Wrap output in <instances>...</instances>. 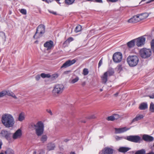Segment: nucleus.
<instances>
[{
    "instance_id": "1a4fd4ad",
    "label": "nucleus",
    "mask_w": 154,
    "mask_h": 154,
    "mask_svg": "<svg viewBox=\"0 0 154 154\" xmlns=\"http://www.w3.org/2000/svg\"><path fill=\"white\" fill-rule=\"evenodd\" d=\"M76 62V60L75 59H73L72 60H68L62 65L60 67V69L65 68L69 67L75 63Z\"/></svg>"
},
{
    "instance_id": "79ce46f5",
    "label": "nucleus",
    "mask_w": 154,
    "mask_h": 154,
    "mask_svg": "<svg viewBox=\"0 0 154 154\" xmlns=\"http://www.w3.org/2000/svg\"><path fill=\"white\" fill-rule=\"evenodd\" d=\"M20 12L23 14L26 15V10L24 9H22L20 11Z\"/></svg>"
},
{
    "instance_id": "393cba45",
    "label": "nucleus",
    "mask_w": 154,
    "mask_h": 154,
    "mask_svg": "<svg viewBox=\"0 0 154 154\" xmlns=\"http://www.w3.org/2000/svg\"><path fill=\"white\" fill-rule=\"evenodd\" d=\"M147 108L148 105L147 103H141L139 107V108L140 110H145Z\"/></svg>"
},
{
    "instance_id": "f8f14e48",
    "label": "nucleus",
    "mask_w": 154,
    "mask_h": 154,
    "mask_svg": "<svg viewBox=\"0 0 154 154\" xmlns=\"http://www.w3.org/2000/svg\"><path fill=\"white\" fill-rule=\"evenodd\" d=\"M6 95L11 96L15 98H17L16 96L14 94L12 93H10L9 91H4L0 92V97H3Z\"/></svg>"
},
{
    "instance_id": "49530a36",
    "label": "nucleus",
    "mask_w": 154,
    "mask_h": 154,
    "mask_svg": "<svg viewBox=\"0 0 154 154\" xmlns=\"http://www.w3.org/2000/svg\"><path fill=\"white\" fill-rule=\"evenodd\" d=\"M58 75L57 74H54L52 76V77L53 78H57L58 77Z\"/></svg>"
},
{
    "instance_id": "4c0bfd02",
    "label": "nucleus",
    "mask_w": 154,
    "mask_h": 154,
    "mask_svg": "<svg viewBox=\"0 0 154 154\" xmlns=\"http://www.w3.org/2000/svg\"><path fill=\"white\" fill-rule=\"evenodd\" d=\"M79 78L78 77H76L74 79H72L71 82V83L72 84H74L78 81Z\"/></svg>"
},
{
    "instance_id": "39448f33",
    "label": "nucleus",
    "mask_w": 154,
    "mask_h": 154,
    "mask_svg": "<svg viewBox=\"0 0 154 154\" xmlns=\"http://www.w3.org/2000/svg\"><path fill=\"white\" fill-rule=\"evenodd\" d=\"M64 88V86L62 84H59L56 85L52 91V93L54 95L56 96L61 94Z\"/></svg>"
},
{
    "instance_id": "a211bd4d",
    "label": "nucleus",
    "mask_w": 154,
    "mask_h": 154,
    "mask_svg": "<svg viewBox=\"0 0 154 154\" xmlns=\"http://www.w3.org/2000/svg\"><path fill=\"white\" fill-rule=\"evenodd\" d=\"M115 129L117 133H120L126 131H127L128 130L129 128L127 129L126 127H125L121 128H116Z\"/></svg>"
},
{
    "instance_id": "3c124183",
    "label": "nucleus",
    "mask_w": 154,
    "mask_h": 154,
    "mask_svg": "<svg viewBox=\"0 0 154 154\" xmlns=\"http://www.w3.org/2000/svg\"><path fill=\"white\" fill-rule=\"evenodd\" d=\"M70 71L68 70V71H66L64 72L63 74H68L69 72H70Z\"/></svg>"
},
{
    "instance_id": "6e6d98bb",
    "label": "nucleus",
    "mask_w": 154,
    "mask_h": 154,
    "mask_svg": "<svg viewBox=\"0 0 154 154\" xmlns=\"http://www.w3.org/2000/svg\"><path fill=\"white\" fill-rule=\"evenodd\" d=\"M153 1H154V0H150L148 2H147V3H148Z\"/></svg>"
},
{
    "instance_id": "c9c22d12",
    "label": "nucleus",
    "mask_w": 154,
    "mask_h": 154,
    "mask_svg": "<svg viewBox=\"0 0 154 154\" xmlns=\"http://www.w3.org/2000/svg\"><path fill=\"white\" fill-rule=\"evenodd\" d=\"M89 73V71L88 69L84 68L83 70L82 74L84 75H86Z\"/></svg>"
},
{
    "instance_id": "4d7b16f0",
    "label": "nucleus",
    "mask_w": 154,
    "mask_h": 154,
    "mask_svg": "<svg viewBox=\"0 0 154 154\" xmlns=\"http://www.w3.org/2000/svg\"><path fill=\"white\" fill-rule=\"evenodd\" d=\"M2 143L1 142H0V149H1L2 148Z\"/></svg>"
},
{
    "instance_id": "6e6552de",
    "label": "nucleus",
    "mask_w": 154,
    "mask_h": 154,
    "mask_svg": "<svg viewBox=\"0 0 154 154\" xmlns=\"http://www.w3.org/2000/svg\"><path fill=\"white\" fill-rule=\"evenodd\" d=\"M135 39L136 45L138 47H140L143 45L146 41L145 38L143 36L139 37Z\"/></svg>"
},
{
    "instance_id": "b1692460",
    "label": "nucleus",
    "mask_w": 154,
    "mask_h": 154,
    "mask_svg": "<svg viewBox=\"0 0 154 154\" xmlns=\"http://www.w3.org/2000/svg\"><path fill=\"white\" fill-rule=\"evenodd\" d=\"M105 73H106V74L109 76H111L113 75L114 73V71L113 69H109Z\"/></svg>"
},
{
    "instance_id": "864d4df0",
    "label": "nucleus",
    "mask_w": 154,
    "mask_h": 154,
    "mask_svg": "<svg viewBox=\"0 0 154 154\" xmlns=\"http://www.w3.org/2000/svg\"><path fill=\"white\" fill-rule=\"evenodd\" d=\"M95 2H97L101 3H102L103 2V1L102 0H95Z\"/></svg>"
},
{
    "instance_id": "7c9ffc66",
    "label": "nucleus",
    "mask_w": 154,
    "mask_h": 154,
    "mask_svg": "<svg viewBox=\"0 0 154 154\" xmlns=\"http://www.w3.org/2000/svg\"><path fill=\"white\" fill-rule=\"evenodd\" d=\"M5 154H14V151L13 150L8 148L7 149L5 152Z\"/></svg>"
},
{
    "instance_id": "f257e3e1",
    "label": "nucleus",
    "mask_w": 154,
    "mask_h": 154,
    "mask_svg": "<svg viewBox=\"0 0 154 154\" xmlns=\"http://www.w3.org/2000/svg\"><path fill=\"white\" fill-rule=\"evenodd\" d=\"M1 121L3 124L7 128L12 127L15 122L12 116L8 113H5L2 115Z\"/></svg>"
},
{
    "instance_id": "052dcab7",
    "label": "nucleus",
    "mask_w": 154,
    "mask_h": 154,
    "mask_svg": "<svg viewBox=\"0 0 154 154\" xmlns=\"http://www.w3.org/2000/svg\"><path fill=\"white\" fill-rule=\"evenodd\" d=\"M70 154H76L74 152H70Z\"/></svg>"
},
{
    "instance_id": "4468645a",
    "label": "nucleus",
    "mask_w": 154,
    "mask_h": 154,
    "mask_svg": "<svg viewBox=\"0 0 154 154\" xmlns=\"http://www.w3.org/2000/svg\"><path fill=\"white\" fill-rule=\"evenodd\" d=\"M41 34H43L45 32V26L43 24L39 25L37 28L36 31Z\"/></svg>"
},
{
    "instance_id": "5701e85b",
    "label": "nucleus",
    "mask_w": 154,
    "mask_h": 154,
    "mask_svg": "<svg viewBox=\"0 0 154 154\" xmlns=\"http://www.w3.org/2000/svg\"><path fill=\"white\" fill-rule=\"evenodd\" d=\"M130 149V148L128 147H120L118 150L119 152H125Z\"/></svg>"
},
{
    "instance_id": "a19ab883",
    "label": "nucleus",
    "mask_w": 154,
    "mask_h": 154,
    "mask_svg": "<svg viewBox=\"0 0 154 154\" xmlns=\"http://www.w3.org/2000/svg\"><path fill=\"white\" fill-rule=\"evenodd\" d=\"M133 17L134 19H135V20H134V21H136L135 22V23H137L140 21V19H139V17L137 15H135L133 16Z\"/></svg>"
},
{
    "instance_id": "c85d7f7f",
    "label": "nucleus",
    "mask_w": 154,
    "mask_h": 154,
    "mask_svg": "<svg viewBox=\"0 0 154 154\" xmlns=\"http://www.w3.org/2000/svg\"><path fill=\"white\" fill-rule=\"evenodd\" d=\"M82 30V27L80 25H78L77 26L75 29V32L77 33L80 32Z\"/></svg>"
},
{
    "instance_id": "423d86ee",
    "label": "nucleus",
    "mask_w": 154,
    "mask_h": 154,
    "mask_svg": "<svg viewBox=\"0 0 154 154\" xmlns=\"http://www.w3.org/2000/svg\"><path fill=\"white\" fill-rule=\"evenodd\" d=\"M122 58V54L120 52H117L113 55L112 59L115 63H119L121 62Z\"/></svg>"
},
{
    "instance_id": "412c9836",
    "label": "nucleus",
    "mask_w": 154,
    "mask_h": 154,
    "mask_svg": "<svg viewBox=\"0 0 154 154\" xmlns=\"http://www.w3.org/2000/svg\"><path fill=\"white\" fill-rule=\"evenodd\" d=\"M25 119V113L24 112H21L19 114L18 117V120L20 122H22Z\"/></svg>"
},
{
    "instance_id": "774afa93",
    "label": "nucleus",
    "mask_w": 154,
    "mask_h": 154,
    "mask_svg": "<svg viewBox=\"0 0 154 154\" xmlns=\"http://www.w3.org/2000/svg\"><path fill=\"white\" fill-rule=\"evenodd\" d=\"M0 154H4V153H3V152H1L0 153Z\"/></svg>"
},
{
    "instance_id": "a18cd8bd",
    "label": "nucleus",
    "mask_w": 154,
    "mask_h": 154,
    "mask_svg": "<svg viewBox=\"0 0 154 154\" xmlns=\"http://www.w3.org/2000/svg\"><path fill=\"white\" fill-rule=\"evenodd\" d=\"M40 76H41V75H37L35 77V79L37 81L39 80L40 78Z\"/></svg>"
},
{
    "instance_id": "ddd939ff",
    "label": "nucleus",
    "mask_w": 154,
    "mask_h": 154,
    "mask_svg": "<svg viewBox=\"0 0 154 154\" xmlns=\"http://www.w3.org/2000/svg\"><path fill=\"white\" fill-rule=\"evenodd\" d=\"M113 150L109 147H106L102 151V154H112Z\"/></svg>"
},
{
    "instance_id": "aec40b11",
    "label": "nucleus",
    "mask_w": 154,
    "mask_h": 154,
    "mask_svg": "<svg viewBox=\"0 0 154 154\" xmlns=\"http://www.w3.org/2000/svg\"><path fill=\"white\" fill-rule=\"evenodd\" d=\"M108 75L106 73L104 72L103 75L101 76V79L103 83L105 84L108 80Z\"/></svg>"
},
{
    "instance_id": "f03ea898",
    "label": "nucleus",
    "mask_w": 154,
    "mask_h": 154,
    "mask_svg": "<svg viewBox=\"0 0 154 154\" xmlns=\"http://www.w3.org/2000/svg\"><path fill=\"white\" fill-rule=\"evenodd\" d=\"M30 128L35 130V133L38 136H41L44 131V125L41 121L38 122L36 124L31 123L30 124Z\"/></svg>"
},
{
    "instance_id": "680f3d73",
    "label": "nucleus",
    "mask_w": 154,
    "mask_h": 154,
    "mask_svg": "<svg viewBox=\"0 0 154 154\" xmlns=\"http://www.w3.org/2000/svg\"><path fill=\"white\" fill-rule=\"evenodd\" d=\"M33 154H36V152L35 151H34L33 152Z\"/></svg>"
},
{
    "instance_id": "4be33fe9",
    "label": "nucleus",
    "mask_w": 154,
    "mask_h": 154,
    "mask_svg": "<svg viewBox=\"0 0 154 154\" xmlns=\"http://www.w3.org/2000/svg\"><path fill=\"white\" fill-rule=\"evenodd\" d=\"M135 39H133L127 43L128 47L131 48L134 47L135 45Z\"/></svg>"
},
{
    "instance_id": "09e8293b",
    "label": "nucleus",
    "mask_w": 154,
    "mask_h": 154,
    "mask_svg": "<svg viewBox=\"0 0 154 154\" xmlns=\"http://www.w3.org/2000/svg\"><path fill=\"white\" fill-rule=\"evenodd\" d=\"M47 111L48 113H50L51 115H52V111L50 109H47Z\"/></svg>"
},
{
    "instance_id": "de8ad7c7",
    "label": "nucleus",
    "mask_w": 154,
    "mask_h": 154,
    "mask_svg": "<svg viewBox=\"0 0 154 154\" xmlns=\"http://www.w3.org/2000/svg\"><path fill=\"white\" fill-rule=\"evenodd\" d=\"M102 59H101L99 61L98 63V67H99L100 66L102 63Z\"/></svg>"
},
{
    "instance_id": "f704fd0d",
    "label": "nucleus",
    "mask_w": 154,
    "mask_h": 154,
    "mask_svg": "<svg viewBox=\"0 0 154 154\" xmlns=\"http://www.w3.org/2000/svg\"><path fill=\"white\" fill-rule=\"evenodd\" d=\"M41 76L43 78H49L51 77V75L49 74H46L45 73H42L41 74Z\"/></svg>"
},
{
    "instance_id": "20e7f679",
    "label": "nucleus",
    "mask_w": 154,
    "mask_h": 154,
    "mask_svg": "<svg viewBox=\"0 0 154 154\" xmlns=\"http://www.w3.org/2000/svg\"><path fill=\"white\" fill-rule=\"evenodd\" d=\"M140 56L143 58H146L150 57L151 55L152 51L150 49L143 48L140 51Z\"/></svg>"
},
{
    "instance_id": "bb28decb",
    "label": "nucleus",
    "mask_w": 154,
    "mask_h": 154,
    "mask_svg": "<svg viewBox=\"0 0 154 154\" xmlns=\"http://www.w3.org/2000/svg\"><path fill=\"white\" fill-rule=\"evenodd\" d=\"M43 34L40 33L39 32L36 31L34 35L33 36L34 39H37L42 37Z\"/></svg>"
},
{
    "instance_id": "0eeeda50",
    "label": "nucleus",
    "mask_w": 154,
    "mask_h": 154,
    "mask_svg": "<svg viewBox=\"0 0 154 154\" xmlns=\"http://www.w3.org/2000/svg\"><path fill=\"white\" fill-rule=\"evenodd\" d=\"M126 139L131 142L139 143L140 141L141 137L138 135H130L127 136Z\"/></svg>"
},
{
    "instance_id": "ea45409f",
    "label": "nucleus",
    "mask_w": 154,
    "mask_h": 154,
    "mask_svg": "<svg viewBox=\"0 0 154 154\" xmlns=\"http://www.w3.org/2000/svg\"><path fill=\"white\" fill-rule=\"evenodd\" d=\"M134 20L135 19H134V17H132L130 19L128 20V22L129 23H135V22L136 21H134Z\"/></svg>"
},
{
    "instance_id": "f3484780",
    "label": "nucleus",
    "mask_w": 154,
    "mask_h": 154,
    "mask_svg": "<svg viewBox=\"0 0 154 154\" xmlns=\"http://www.w3.org/2000/svg\"><path fill=\"white\" fill-rule=\"evenodd\" d=\"M2 135L5 137L8 140H9L10 139V135L11 133L9 132L6 131H2L1 132Z\"/></svg>"
},
{
    "instance_id": "0e129e2a",
    "label": "nucleus",
    "mask_w": 154,
    "mask_h": 154,
    "mask_svg": "<svg viewBox=\"0 0 154 154\" xmlns=\"http://www.w3.org/2000/svg\"><path fill=\"white\" fill-rule=\"evenodd\" d=\"M54 0L56 2H59V1H60V0Z\"/></svg>"
},
{
    "instance_id": "58836bf2",
    "label": "nucleus",
    "mask_w": 154,
    "mask_h": 154,
    "mask_svg": "<svg viewBox=\"0 0 154 154\" xmlns=\"http://www.w3.org/2000/svg\"><path fill=\"white\" fill-rule=\"evenodd\" d=\"M151 49L154 53V39H152L151 41Z\"/></svg>"
},
{
    "instance_id": "e2e57ef3",
    "label": "nucleus",
    "mask_w": 154,
    "mask_h": 154,
    "mask_svg": "<svg viewBox=\"0 0 154 154\" xmlns=\"http://www.w3.org/2000/svg\"><path fill=\"white\" fill-rule=\"evenodd\" d=\"M118 95V93H116L114 95L116 96Z\"/></svg>"
},
{
    "instance_id": "603ef678",
    "label": "nucleus",
    "mask_w": 154,
    "mask_h": 154,
    "mask_svg": "<svg viewBox=\"0 0 154 154\" xmlns=\"http://www.w3.org/2000/svg\"><path fill=\"white\" fill-rule=\"evenodd\" d=\"M149 97L150 98L152 99H153L154 98V94H153L152 95H149Z\"/></svg>"
},
{
    "instance_id": "2eb2a0df",
    "label": "nucleus",
    "mask_w": 154,
    "mask_h": 154,
    "mask_svg": "<svg viewBox=\"0 0 154 154\" xmlns=\"http://www.w3.org/2000/svg\"><path fill=\"white\" fill-rule=\"evenodd\" d=\"M143 139L147 142H151L153 140L154 138L153 137L147 134H144L142 137Z\"/></svg>"
},
{
    "instance_id": "e433bc0d",
    "label": "nucleus",
    "mask_w": 154,
    "mask_h": 154,
    "mask_svg": "<svg viewBox=\"0 0 154 154\" xmlns=\"http://www.w3.org/2000/svg\"><path fill=\"white\" fill-rule=\"evenodd\" d=\"M145 151L144 149H141L137 151L135 154H145Z\"/></svg>"
},
{
    "instance_id": "13d9d810",
    "label": "nucleus",
    "mask_w": 154,
    "mask_h": 154,
    "mask_svg": "<svg viewBox=\"0 0 154 154\" xmlns=\"http://www.w3.org/2000/svg\"><path fill=\"white\" fill-rule=\"evenodd\" d=\"M69 140H68L67 139H66L64 140V141L65 142H68L69 141Z\"/></svg>"
},
{
    "instance_id": "5fc2aeb1",
    "label": "nucleus",
    "mask_w": 154,
    "mask_h": 154,
    "mask_svg": "<svg viewBox=\"0 0 154 154\" xmlns=\"http://www.w3.org/2000/svg\"><path fill=\"white\" fill-rule=\"evenodd\" d=\"M86 85V82H83L82 83V85L83 86H84Z\"/></svg>"
},
{
    "instance_id": "37998d69",
    "label": "nucleus",
    "mask_w": 154,
    "mask_h": 154,
    "mask_svg": "<svg viewBox=\"0 0 154 154\" xmlns=\"http://www.w3.org/2000/svg\"><path fill=\"white\" fill-rule=\"evenodd\" d=\"M116 68L118 71L120 72L122 69V65H118L117 66Z\"/></svg>"
},
{
    "instance_id": "6ab92c4d",
    "label": "nucleus",
    "mask_w": 154,
    "mask_h": 154,
    "mask_svg": "<svg viewBox=\"0 0 154 154\" xmlns=\"http://www.w3.org/2000/svg\"><path fill=\"white\" fill-rule=\"evenodd\" d=\"M143 116L142 115H137L136 117L134 118L131 121V124H132L134 122L137 121L143 118Z\"/></svg>"
},
{
    "instance_id": "9d476101",
    "label": "nucleus",
    "mask_w": 154,
    "mask_h": 154,
    "mask_svg": "<svg viewBox=\"0 0 154 154\" xmlns=\"http://www.w3.org/2000/svg\"><path fill=\"white\" fill-rule=\"evenodd\" d=\"M44 46L45 48H47V50H49L53 48L54 42L51 40L47 41L44 44Z\"/></svg>"
},
{
    "instance_id": "473e14b6",
    "label": "nucleus",
    "mask_w": 154,
    "mask_h": 154,
    "mask_svg": "<svg viewBox=\"0 0 154 154\" xmlns=\"http://www.w3.org/2000/svg\"><path fill=\"white\" fill-rule=\"evenodd\" d=\"M75 0H65V3L67 5H71L74 3Z\"/></svg>"
},
{
    "instance_id": "a878e982",
    "label": "nucleus",
    "mask_w": 154,
    "mask_h": 154,
    "mask_svg": "<svg viewBox=\"0 0 154 154\" xmlns=\"http://www.w3.org/2000/svg\"><path fill=\"white\" fill-rule=\"evenodd\" d=\"M140 19V21L146 19L147 17V14L146 13L142 14L137 15Z\"/></svg>"
},
{
    "instance_id": "dca6fc26",
    "label": "nucleus",
    "mask_w": 154,
    "mask_h": 154,
    "mask_svg": "<svg viewBox=\"0 0 154 154\" xmlns=\"http://www.w3.org/2000/svg\"><path fill=\"white\" fill-rule=\"evenodd\" d=\"M119 117V116L118 114H114L112 116H109L106 118L108 121H112L117 119Z\"/></svg>"
},
{
    "instance_id": "cd10ccee",
    "label": "nucleus",
    "mask_w": 154,
    "mask_h": 154,
    "mask_svg": "<svg viewBox=\"0 0 154 154\" xmlns=\"http://www.w3.org/2000/svg\"><path fill=\"white\" fill-rule=\"evenodd\" d=\"M55 146L54 144L51 143L48 144L47 149L49 150H51L54 149Z\"/></svg>"
},
{
    "instance_id": "bf43d9fd",
    "label": "nucleus",
    "mask_w": 154,
    "mask_h": 154,
    "mask_svg": "<svg viewBox=\"0 0 154 154\" xmlns=\"http://www.w3.org/2000/svg\"><path fill=\"white\" fill-rule=\"evenodd\" d=\"M147 154H154V153L153 152H149V153H148Z\"/></svg>"
},
{
    "instance_id": "c03bdc74",
    "label": "nucleus",
    "mask_w": 154,
    "mask_h": 154,
    "mask_svg": "<svg viewBox=\"0 0 154 154\" xmlns=\"http://www.w3.org/2000/svg\"><path fill=\"white\" fill-rule=\"evenodd\" d=\"M119 0H106L108 2L114 3L118 2Z\"/></svg>"
},
{
    "instance_id": "9b49d317",
    "label": "nucleus",
    "mask_w": 154,
    "mask_h": 154,
    "mask_svg": "<svg viewBox=\"0 0 154 154\" xmlns=\"http://www.w3.org/2000/svg\"><path fill=\"white\" fill-rule=\"evenodd\" d=\"M22 135L21 130L19 129H18L13 134L12 137L14 140L20 138Z\"/></svg>"
},
{
    "instance_id": "8fccbe9b",
    "label": "nucleus",
    "mask_w": 154,
    "mask_h": 154,
    "mask_svg": "<svg viewBox=\"0 0 154 154\" xmlns=\"http://www.w3.org/2000/svg\"><path fill=\"white\" fill-rule=\"evenodd\" d=\"M53 0H46L45 2L48 3H49L52 2Z\"/></svg>"
},
{
    "instance_id": "2f4dec72",
    "label": "nucleus",
    "mask_w": 154,
    "mask_h": 154,
    "mask_svg": "<svg viewBox=\"0 0 154 154\" xmlns=\"http://www.w3.org/2000/svg\"><path fill=\"white\" fill-rule=\"evenodd\" d=\"M149 110L151 112H154V104L152 102L150 104Z\"/></svg>"
},
{
    "instance_id": "72a5a7b5",
    "label": "nucleus",
    "mask_w": 154,
    "mask_h": 154,
    "mask_svg": "<svg viewBox=\"0 0 154 154\" xmlns=\"http://www.w3.org/2000/svg\"><path fill=\"white\" fill-rule=\"evenodd\" d=\"M47 139V137L46 135H44L42 136L41 138V141L43 143H44L46 141Z\"/></svg>"
},
{
    "instance_id": "69168bd1",
    "label": "nucleus",
    "mask_w": 154,
    "mask_h": 154,
    "mask_svg": "<svg viewBox=\"0 0 154 154\" xmlns=\"http://www.w3.org/2000/svg\"><path fill=\"white\" fill-rule=\"evenodd\" d=\"M38 41H35V43H38Z\"/></svg>"
},
{
    "instance_id": "7ed1b4c3",
    "label": "nucleus",
    "mask_w": 154,
    "mask_h": 154,
    "mask_svg": "<svg viewBox=\"0 0 154 154\" xmlns=\"http://www.w3.org/2000/svg\"><path fill=\"white\" fill-rule=\"evenodd\" d=\"M127 61L130 66L134 67L137 64L139 59L136 55L129 56L127 58Z\"/></svg>"
},
{
    "instance_id": "c756f323",
    "label": "nucleus",
    "mask_w": 154,
    "mask_h": 154,
    "mask_svg": "<svg viewBox=\"0 0 154 154\" xmlns=\"http://www.w3.org/2000/svg\"><path fill=\"white\" fill-rule=\"evenodd\" d=\"M73 40L74 39L72 37H69L68 38L67 40L64 42L63 43V45H67V44H69L70 42L73 41Z\"/></svg>"
},
{
    "instance_id": "338daca9",
    "label": "nucleus",
    "mask_w": 154,
    "mask_h": 154,
    "mask_svg": "<svg viewBox=\"0 0 154 154\" xmlns=\"http://www.w3.org/2000/svg\"><path fill=\"white\" fill-rule=\"evenodd\" d=\"M51 13H53L54 14H56V13L55 12H51Z\"/></svg>"
}]
</instances>
